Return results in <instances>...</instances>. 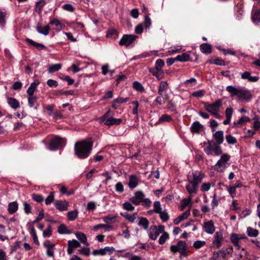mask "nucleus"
I'll use <instances>...</instances> for the list:
<instances>
[{
    "label": "nucleus",
    "mask_w": 260,
    "mask_h": 260,
    "mask_svg": "<svg viewBox=\"0 0 260 260\" xmlns=\"http://www.w3.org/2000/svg\"><path fill=\"white\" fill-rule=\"evenodd\" d=\"M93 143L90 140H84L77 142L74 145V152L80 159L89 156L92 149Z\"/></svg>",
    "instance_id": "obj_1"
},
{
    "label": "nucleus",
    "mask_w": 260,
    "mask_h": 260,
    "mask_svg": "<svg viewBox=\"0 0 260 260\" xmlns=\"http://www.w3.org/2000/svg\"><path fill=\"white\" fill-rule=\"evenodd\" d=\"M226 90L231 94V96H237L239 101L245 100L249 101L252 98V95L249 91L237 88L232 85L228 86Z\"/></svg>",
    "instance_id": "obj_2"
},
{
    "label": "nucleus",
    "mask_w": 260,
    "mask_h": 260,
    "mask_svg": "<svg viewBox=\"0 0 260 260\" xmlns=\"http://www.w3.org/2000/svg\"><path fill=\"white\" fill-rule=\"evenodd\" d=\"M204 150L207 155L212 156H219L222 152L220 145L215 143L213 140L204 143Z\"/></svg>",
    "instance_id": "obj_3"
},
{
    "label": "nucleus",
    "mask_w": 260,
    "mask_h": 260,
    "mask_svg": "<svg viewBox=\"0 0 260 260\" xmlns=\"http://www.w3.org/2000/svg\"><path fill=\"white\" fill-rule=\"evenodd\" d=\"M231 156L227 153L222 154L215 165L214 170L220 173L223 172L229 167Z\"/></svg>",
    "instance_id": "obj_4"
},
{
    "label": "nucleus",
    "mask_w": 260,
    "mask_h": 260,
    "mask_svg": "<svg viewBox=\"0 0 260 260\" xmlns=\"http://www.w3.org/2000/svg\"><path fill=\"white\" fill-rule=\"evenodd\" d=\"M204 108L216 118H219L220 115L218 113L219 108L222 105V101L220 99L216 100L214 103L209 104L207 102H203Z\"/></svg>",
    "instance_id": "obj_5"
},
{
    "label": "nucleus",
    "mask_w": 260,
    "mask_h": 260,
    "mask_svg": "<svg viewBox=\"0 0 260 260\" xmlns=\"http://www.w3.org/2000/svg\"><path fill=\"white\" fill-rule=\"evenodd\" d=\"M170 250L173 253L179 252L181 255H187V244L183 241H179L176 245H171Z\"/></svg>",
    "instance_id": "obj_6"
},
{
    "label": "nucleus",
    "mask_w": 260,
    "mask_h": 260,
    "mask_svg": "<svg viewBox=\"0 0 260 260\" xmlns=\"http://www.w3.org/2000/svg\"><path fill=\"white\" fill-rule=\"evenodd\" d=\"M204 177L205 174L202 171L198 170L192 171L189 173L187 176V180L199 184Z\"/></svg>",
    "instance_id": "obj_7"
},
{
    "label": "nucleus",
    "mask_w": 260,
    "mask_h": 260,
    "mask_svg": "<svg viewBox=\"0 0 260 260\" xmlns=\"http://www.w3.org/2000/svg\"><path fill=\"white\" fill-rule=\"evenodd\" d=\"M66 140L58 136H54L49 143V149L55 150L64 146Z\"/></svg>",
    "instance_id": "obj_8"
},
{
    "label": "nucleus",
    "mask_w": 260,
    "mask_h": 260,
    "mask_svg": "<svg viewBox=\"0 0 260 260\" xmlns=\"http://www.w3.org/2000/svg\"><path fill=\"white\" fill-rule=\"evenodd\" d=\"M230 241L238 250L241 249V240L248 241V239L244 234L232 233L230 235Z\"/></svg>",
    "instance_id": "obj_9"
},
{
    "label": "nucleus",
    "mask_w": 260,
    "mask_h": 260,
    "mask_svg": "<svg viewBox=\"0 0 260 260\" xmlns=\"http://www.w3.org/2000/svg\"><path fill=\"white\" fill-rule=\"evenodd\" d=\"M109 111L106 113L104 116L101 117L100 122H105V124L108 126L112 125H119L122 121L121 118H108Z\"/></svg>",
    "instance_id": "obj_10"
},
{
    "label": "nucleus",
    "mask_w": 260,
    "mask_h": 260,
    "mask_svg": "<svg viewBox=\"0 0 260 260\" xmlns=\"http://www.w3.org/2000/svg\"><path fill=\"white\" fill-rule=\"evenodd\" d=\"M164 229V226L162 225H159L158 227L155 225L151 226L148 232L149 238L153 240H156L158 235L163 233Z\"/></svg>",
    "instance_id": "obj_11"
},
{
    "label": "nucleus",
    "mask_w": 260,
    "mask_h": 260,
    "mask_svg": "<svg viewBox=\"0 0 260 260\" xmlns=\"http://www.w3.org/2000/svg\"><path fill=\"white\" fill-rule=\"evenodd\" d=\"M223 234L221 232H216L214 236L212 243V247L214 248H219L222 244Z\"/></svg>",
    "instance_id": "obj_12"
},
{
    "label": "nucleus",
    "mask_w": 260,
    "mask_h": 260,
    "mask_svg": "<svg viewBox=\"0 0 260 260\" xmlns=\"http://www.w3.org/2000/svg\"><path fill=\"white\" fill-rule=\"evenodd\" d=\"M137 36L132 35H125L120 39L119 43L121 46H129L136 40Z\"/></svg>",
    "instance_id": "obj_13"
},
{
    "label": "nucleus",
    "mask_w": 260,
    "mask_h": 260,
    "mask_svg": "<svg viewBox=\"0 0 260 260\" xmlns=\"http://www.w3.org/2000/svg\"><path fill=\"white\" fill-rule=\"evenodd\" d=\"M145 197V194L141 191H138L136 192L134 196L131 198L129 201L135 205H138L141 203H142V201H143V198Z\"/></svg>",
    "instance_id": "obj_14"
},
{
    "label": "nucleus",
    "mask_w": 260,
    "mask_h": 260,
    "mask_svg": "<svg viewBox=\"0 0 260 260\" xmlns=\"http://www.w3.org/2000/svg\"><path fill=\"white\" fill-rule=\"evenodd\" d=\"M188 182L186 185V189L190 195L193 196L197 193L199 188V184L187 180Z\"/></svg>",
    "instance_id": "obj_15"
},
{
    "label": "nucleus",
    "mask_w": 260,
    "mask_h": 260,
    "mask_svg": "<svg viewBox=\"0 0 260 260\" xmlns=\"http://www.w3.org/2000/svg\"><path fill=\"white\" fill-rule=\"evenodd\" d=\"M43 245L47 249L46 254L47 256L54 257V244L49 240H46L44 242Z\"/></svg>",
    "instance_id": "obj_16"
},
{
    "label": "nucleus",
    "mask_w": 260,
    "mask_h": 260,
    "mask_svg": "<svg viewBox=\"0 0 260 260\" xmlns=\"http://www.w3.org/2000/svg\"><path fill=\"white\" fill-rule=\"evenodd\" d=\"M204 231L209 234H212L215 231V227L212 220L205 221L203 224Z\"/></svg>",
    "instance_id": "obj_17"
},
{
    "label": "nucleus",
    "mask_w": 260,
    "mask_h": 260,
    "mask_svg": "<svg viewBox=\"0 0 260 260\" xmlns=\"http://www.w3.org/2000/svg\"><path fill=\"white\" fill-rule=\"evenodd\" d=\"M54 206L59 211H66L68 210L69 202L66 201L56 200L54 203Z\"/></svg>",
    "instance_id": "obj_18"
},
{
    "label": "nucleus",
    "mask_w": 260,
    "mask_h": 260,
    "mask_svg": "<svg viewBox=\"0 0 260 260\" xmlns=\"http://www.w3.org/2000/svg\"><path fill=\"white\" fill-rule=\"evenodd\" d=\"M50 29V27L48 25L42 27V24L40 23H38L36 26L37 31L39 33L44 36H47L49 34Z\"/></svg>",
    "instance_id": "obj_19"
},
{
    "label": "nucleus",
    "mask_w": 260,
    "mask_h": 260,
    "mask_svg": "<svg viewBox=\"0 0 260 260\" xmlns=\"http://www.w3.org/2000/svg\"><path fill=\"white\" fill-rule=\"evenodd\" d=\"M213 137L215 143L220 145L223 142V133L222 131H216Z\"/></svg>",
    "instance_id": "obj_20"
},
{
    "label": "nucleus",
    "mask_w": 260,
    "mask_h": 260,
    "mask_svg": "<svg viewBox=\"0 0 260 260\" xmlns=\"http://www.w3.org/2000/svg\"><path fill=\"white\" fill-rule=\"evenodd\" d=\"M190 214V210L188 209L186 210L185 212H184L181 215L179 216L177 218L174 219V223L176 225L178 224L182 221L186 219L189 216Z\"/></svg>",
    "instance_id": "obj_21"
},
{
    "label": "nucleus",
    "mask_w": 260,
    "mask_h": 260,
    "mask_svg": "<svg viewBox=\"0 0 260 260\" xmlns=\"http://www.w3.org/2000/svg\"><path fill=\"white\" fill-rule=\"evenodd\" d=\"M241 78L243 79H247L251 82H256L258 80L257 76H251L249 72L246 71L241 74Z\"/></svg>",
    "instance_id": "obj_22"
},
{
    "label": "nucleus",
    "mask_w": 260,
    "mask_h": 260,
    "mask_svg": "<svg viewBox=\"0 0 260 260\" xmlns=\"http://www.w3.org/2000/svg\"><path fill=\"white\" fill-rule=\"evenodd\" d=\"M138 184V179L136 175H131L129 177V182L128 185L130 188H135Z\"/></svg>",
    "instance_id": "obj_23"
},
{
    "label": "nucleus",
    "mask_w": 260,
    "mask_h": 260,
    "mask_svg": "<svg viewBox=\"0 0 260 260\" xmlns=\"http://www.w3.org/2000/svg\"><path fill=\"white\" fill-rule=\"evenodd\" d=\"M250 121L248 117L243 116L241 117L237 122H235L234 125L236 128H240V126L244 125L247 122Z\"/></svg>",
    "instance_id": "obj_24"
},
{
    "label": "nucleus",
    "mask_w": 260,
    "mask_h": 260,
    "mask_svg": "<svg viewBox=\"0 0 260 260\" xmlns=\"http://www.w3.org/2000/svg\"><path fill=\"white\" fill-rule=\"evenodd\" d=\"M120 215L131 222H134L138 217V214L136 212L132 214H129L128 213H120Z\"/></svg>",
    "instance_id": "obj_25"
},
{
    "label": "nucleus",
    "mask_w": 260,
    "mask_h": 260,
    "mask_svg": "<svg viewBox=\"0 0 260 260\" xmlns=\"http://www.w3.org/2000/svg\"><path fill=\"white\" fill-rule=\"evenodd\" d=\"M26 43H27L29 45H32L36 47L37 49L41 50L42 49H46V47L43 44L36 42L30 39L27 38L25 40Z\"/></svg>",
    "instance_id": "obj_26"
},
{
    "label": "nucleus",
    "mask_w": 260,
    "mask_h": 260,
    "mask_svg": "<svg viewBox=\"0 0 260 260\" xmlns=\"http://www.w3.org/2000/svg\"><path fill=\"white\" fill-rule=\"evenodd\" d=\"M201 51L204 54H209L212 52L211 45L208 43H203L200 46Z\"/></svg>",
    "instance_id": "obj_27"
},
{
    "label": "nucleus",
    "mask_w": 260,
    "mask_h": 260,
    "mask_svg": "<svg viewBox=\"0 0 260 260\" xmlns=\"http://www.w3.org/2000/svg\"><path fill=\"white\" fill-rule=\"evenodd\" d=\"M18 209V204L17 202H12L8 204V211L10 214H13L17 212Z\"/></svg>",
    "instance_id": "obj_28"
},
{
    "label": "nucleus",
    "mask_w": 260,
    "mask_h": 260,
    "mask_svg": "<svg viewBox=\"0 0 260 260\" xmlns=\"http://www.w3.org/2000/svg\"><path fill=\"white\" fill-rule=\"evenodd\" d=\"M227 250L222 249L221 250L214 252L213 254L212 258L213 260H219V257L223 258L226 255Z\"/></svg>",
    "instance_id": "obj_29"
},
{
    "label": "nucleus",
    "mask_w": 260,
    "mask_h": 260,
    "mask_svg": "<svg viewBox=\"0 0 260 260\" xmlns=\"http://www.w3.org/2000/svg\"><path fill=\"white\" fill-rule=\"evenodd\" d=\"M177 61L180 62H186L191 60L190 55L187 53H183L176 56Z\"/></svg>",
    "instance_id": "obj_30"
},
{
    "label": "nucleus",
    "mask_w": 260,
    "mask_h": 260,
    "mask_svg": "<svg viewBox=\"0 0 260 260\" xmlns=\"http://www.w3.org/2000/svg\"><path fill=\"white\" fill-rule=\"evenodd\" d=\"M37 98L36 96H28V103L30 107H35L36 110L37 109L39 104L37 103Z\"/></svg>",
    "instance_id": "obj_31"
},
{
    "label": "nucleus",
    "mask_w": 260,
    "mask_h": 260,
    "mask_svg": "<svg viewBox=\"0 0 260 260\" xmlns=\"http://www.w3.org/2000/svg\"><path fill=\"white\" fill-rule=\"evenodd\" d=\"M8 103L14 109H16L20 107L19 102L14 98H9L8 99Z\"/></svg>",
    "instance_id": "obj_32"
},
{
    "label": "nucleus",
    "mask_w": 260,
    "mask_h": 260,
    "mask_svg": "<svg viewBox=\"0 0 260 260\" xmlns=\"http://www.w3.org/2000/svg\"><path fill=\"white\" fill-rule=\"evenodd\" d=\"M39 81H38L37 82H34L31 83L30 86L28 88L27 91H26L28 96H33L34 95V93L37 88V86L39 85Z\"/></svg>",
    "instance_id": "obj_33"
},
{
    "label": "nucleus",
    "mask_w": 260,
    "mask_h": 260,
    "mask_svg": "<svg viewBox=\"0 0 260 260\" xmlns=\"http://www.w3.org/2000/svg\"><path fill=\"white\" fill-rule=\"evenodd\" d=\"M75 235L76 238L81 242L85 244L86 246L89 245L87 241V238L84 234L78 232L76 233Z\"/></svg>",
    "instance_id": "obj_34"
},
{
    "label": "nucleus",
    "mask_w": 260,
    "mask_h": 260,
    "mask_svg": "<svg viewBox=\"0 0 260 260\" xmlns=\"http://www.w3.org/2000/svg\"><path fill=\"white\" fill-rule=\"evenodd\" d=\"M192 198L189 197L187 199H184L181 200V205L180 207V210L181 211L183 210L187 206H191L192 205Z\"/></svg>",
    "instance_id": "obj_35"
},
{
    "label": "nucleus",
    "mask_w": 260,
    "mask_h": 260,
    "mask_svg": "<svg viewBox=\"0 0 260 260\" xmlns=\"http://www.w3.org/2000/svg\"><path fill=\"white\" fill-rule=\"evenodd\" d=\"M168 88V84L166 81H161L159 84L158 93L159 95H162V92Z\"/></svg>",
    "instance_id": "obj_36"
},
{
    "label": "nucleus",
    "mask_w": 260,
    "mask_h": 260,
    "mask_svg": "<svg viewBox=\"0 0 260 260\" xmlns=\"http://www.w3.org/2000/svg\"><path fill=\"white\" fill-rule=\"evenodd\" d=\"M62 65L61 63L53 64L49 66L48 71L50 74H52L54 72H57L61 69Z\"/></svg>",
    "instance_id": "obj_37"
},
{
    "label": "nucleus",
    "mask_w": 260,
    "mask_h": 260,
    "mask_svg": "<svg viewBox=\"0 0 260 260\" xmlns=\"http://www.w3.org/2000/svg\"><path fill=\"white\" fill-rule=\"evenodd\" d=\"M153 76H155L156 78L158 80H160L164 78V73L162 70L155 69V71L152 70H150Z\"/></svg>",
    "instance_id": "obj_38"
},
{
    "label": "nucleus",
    "mask_w": 260,
    "mask_h": 260,
    "mask_svg": "<svg viewBox=\"0 0 260 260\" xmlns=\"http://www.w3.org/2000/svg\"><path fill=\"white\" fill-rule=\"evenodd\" d=\"M78 211L77 210H74L67 213V217L69 220L73 221L78 217Z\"/></svg>",
    "instance_id": "obj_39"
},
{
    "label": "nucleus",
    "mask_w": 260,
    "mask_h": 260,
    "mask_svg": "<svg viewBox=\"0 0 260 260\" xmlns=\"http://www.w3.org/2000/svg\"><path fill=\"white\" fill-rule=\"evenodd\" d=\"M149 222L148 220L144 217H141L140 218V220L138 222L139 226H142L145 230H147L149 226Z\"/></svg>",
    "instance_id": "obj_40"
},
{
    "label": "nucleus",
    "mask_w": 260,
    "mask_h": 260,
    "mask_svg": "<svg viewBox=\"0 0 260 260\" xmlns=\"http://www.w3.org/2000/svg\"><path fill=\"white\" fill-rule=\"evenodd\" d=\"M247 233L248 236L251 237H255L258 235V230L250 227L247 228Z\"/></svg>",
    "instance_id": "obj_41"
},
{
    "label": "nucleus",
    "mask_w": 260,
    "mask_h": 260,
    "mask_svg": "<svg viewBox=\"0 0 260 260\" xmlns=\"http://www.w3.org/2000/svg\"><path fill=\"white\" fill-rule=\"evenodd\" d=\"M45 5V1L44 0H41L36 3V12L40 14L41 13L43 6Z\"/></svg>",
    "instance_id": "obj_42"
},
{
    "label": "nucleus",
    "mask_w": 260,
    "mask_h": 260,
    "mask_svg": "<svg viewBox=\"0 0 260 260\" xmlns=\"http://www.w3.org/2000/svg\"><path fill=\"white\" fill-rule=\"evenodd\" d=\"M103 228H106V231H109L113 228L112 226H111L110 225L99 224L98 225H94L93 227V230L94 231H96L99 230L100 229Z\"/></svg>",
    "instance_id": "obj_43"
},
{
    "label": "nucleus",
    "mask_w": 260,
    "mask_h": 260,
    "mask_svg": "<svg viewBox=\"0 0 260 260\" xmlns=\"http://www.w3.org/2000/svg\"><path fill=\"white\" fill-rule=\"evenodd\" d=\"M6 15L7 14L6 12H2L0 11V26L2 27H4L6 24Z\"/></svg>",
    "instance_id": "obj_44"
},
{
    "label": "nucleus",
    "mask_w": 260,
    "mask_h": 260,
    "mask_svg": "<svg viewBox=\"0 0 260 260\" xmlns=\"http://www.w3.org/2000/svg\"><path fill=\"white\" fill-rule=\"evenodd\" d=\"M133 88L137 91L143 92L144 91V88L142 85L138 81H135L133 84Z\"/></svg>",
    "instance_id": "obj_45"
},
{
    "label": "nucleus",
    "mask_w": 260,
    "mask_h": 260,
    "mask_svg": "<svg viewBox=\"0 0 260 260\" xmlns=\"http://www.w3.org/2000/svg\"><path fill=\"white\" fill-rule=\"evenodd\" d=\"M123 208L127 211H133L135 210V207L128 202H126L122 204Z\"/></svg>",
    "instance_id": "obj_46"
},
{
    "label": "nucleus",
    "mask_w": 260,
    "mask_h": 260,
    "mask_svg": "<svg viewBox=\"0 0 260 260\" xmlns=\"http://www.w3.org/2000/svg\"><path fill=\"white\" fill-rule=\"evenodd\" d=\"M168 238L169 234L164 231L163 233H162V235L159 238L158 242L161 245L164 244Z\"/></svg>",
    "instance_id": "obj_47"
},
{
    "label": "nucleus",
    "mask_w": 260,
    "mask_h": 260,
    "mask_svg": "<svg viewBox=\"0 0 260 260\" xmlns=\"http://www.w3.org/2000/svg\"><path fill=\"white\" fill-rule=\"evenodd\" d=\"M50 24L53 25H55L56 27V29L58 30H61L62 27L64 26L57 19L51 20L50 22Z\"/></svg>",
    "instance_id": "obj_48"
},
{
    "label": "nucleus",
    "mask_w": 260,
    "mask_h": 260,
    "mask_svg": "<svg viewBox=\"0 0 260 260\" xmlns=\"http://www.w3.org/2000/svg\"><path fill=\"white\" fill-rule=\"evenodd\" d=\"M54 192H50L49 195L45 200L46 205H49L54 201Z\"/></svg>",
    "instance_id": "obj_49"
},
{
    "label": "nucleus",
    "mask_w": 260,
    "mask_h": 260,
    "mask_svg": "<svg viewBox=\"0 0 260 260\" xmlns=\"http://www.w3.org/2000/svg\"><path fill=\"white\" fill-rule=\"evenodd\" d=\"M206 244L205 241L198 240L195 241L193 244V247L196 249H199Z\"/></svg>",
    "instance_id": "obj_50"
},
{
    "label": "nucleus",
    "mask_w": 260,
    "mask_h": 260,
    "mask_svg": "<svg viewBox=\"0 0 260 260\" xmlns=\"http://www.w3.org/2000/svg\"><path fill=\"white\" fill-rule=\"evenodd\" d=\"M171 120H172V118H171V116H170L168 114H163L159 118L158 121L159 122H170Z\"/></svg>",
    "instance_id": "obj_51"
},
{
    "label": "nucleus",
    "mask_w": 260,
    "mask_h": 260,
    "mask_svg": "<svg viewBox=\"0 0 260 260\" xmlns=\"http://www.w3.org/2000/svg\"><path fill=\"white\" fill-rule=\"evenodd\" d=\"M92 254L94 256L101 255L103 256L106 254V252L105 251L104 248L100 249L94 250L92 252Z\"/></svg>",
    "instance_id": "obj_52"
},
{
    "label": "nucleus",
    "mask_w": 260,
    "mask_h": 260,
    "mask_svg": "<svg viewBox=\"0 0 260 260\" xmlns=\"http://www.w3.org/2000/svg\"><path fill=\"white\" fill-rule=\"evenodd\" d=\"M203 128L199 122L196 121L193 122L190 127V130H201Z\"/></svg>",
    "instance_id": "obj_53"
},
{
    "label": "nucleus",
    "mask_w": 260,
    "mask_h": 260,
    "mask_svg": "<svg viewBox=\"0 0 260 260\" xmlns=\"http://www.w3.org/2000/svg\"><path fill=\"white\" fill-rule=\"evenodd\" d=\"M157 213L159 214L160 217L163 221L165 222L169 220V216L167 212L161 210Z\"/></svg>",
    "instance_id": "obj_54"
},
{
    "label": "nucleus",
    "mask_w": 260,
    "mask_h": 260,
    "mask_svg": "<svg viewBox=\"0 0 260 260\" xmlns=\"http://www.w3.org/2000/svg\"><path fill=\"white\" fill-rule=\"evenodd\" d=\"M205 94V91L203 89L199 90L193 92L192 95L194 97L200 98L203 96Z\"/></svg>",
    "instance_id": "obj_55"
},
{
    "label": "nucleus",
    "mask_w": 260,
    "mask_h": 260,
    "mask_svg": "<svg viewBox=\"0 0 260 260\" xmlns=\"http://www.w3.org/2000/svg\"><path fill=\"white\" fill-rule=\"evenodd\" d=\"M58 232L61 234H66L70 233L69 232H68V230L67 227L63 224H61L58 226Z\"/></svg>",
    "instance_id": "obj_56"
},
{
    "label": "nucleus",
    "mask_w": 260,
    "mask_h": 260,
    "mask_svg": "<svg viewBox=\"0 0 260 260\" xmlns=\"http://www.w3.org/2000/svg\"><path fill=\"white\" fill-rule=\"evenodd\" d=\"M211 63L215 64L216 65L218 66H224L226 65L225 61L224 60L220 59V58H216L215 59H214L210 62Z\"/></svg>",
    "instance_id": "obj_57"
},
{
    "label": "nucleus",
    "mask_w": 260,
    "mask_h": 260,
    "mask_svg": "<svg viewBox=\"0 0 260 260\" xmlns=\"http://www.w3.org/2000/svg\"><path fill=\"white\" fill-rule=\"evenodd\" d=\"M68 246L75 249L79 247L80 243L76 240H70L68 241Z\"/></svg>",
    "instance_id": "obj_58"
},
{
    "label": "nucleus",
    "mask_w": 260,
    "mask_h": 260,
    "mask_svg": "<svg viewBox=\"0 0 260 260\" xmlns=\"http://www.w3.org/2000/svg\"><path fill=\"white\" fill-rule=\"evenodd\" d=\"M254 121L253 122V128L255 129L260 128V120L259 118L257 116H255L253 118Z\"/></svg>",
    "instance_id": "obj_59"
},
{
    "label": "nucleus",
    "mask_w": 260,
    "mask_h": 260,
    "mask_svg": "<svg viewBox=\"0 0 260 260\" xmlns=\"http://www.w3.org/2000/svg\"><path fill=\"white\" fill-rule=\"evenodd\" d=\"M154 210L153 211L156 213L162 210L161 208L160 203L159 201H155L153 204Z\"/></svg>",
    "instance_id": "obj_60"
},
{
    "label": "nucleus",
    "mask_w": 260,
    "mask_h": 260,
    "mask_svg": "<svg viewBox=\"0 0 260 260\" xmlns=\"http://www.w3.org/2000/svg\"><path fill=\"white\" fill-rule=\"evenodd\" d=\"M164 65L165 62L164 60L161 59H158L155 62V69L161 70Z\"/></svg>",
    "instance_id": "obj_61"
},
{
    "label": "nucleus",
    "mask_w": 260,
    "mask_h": 260,
    "mask_svg": "<svg viewBox=\"0 0 260 260\" xmlns=\"http://www.w3.org/2000/svg\"><path fill=\"white\" fill-rule=\"evenodd\" d=\"M62 8L63 10L71 12H73L75 10V8L72 5L70 4H67L62 5Z\"/></svg>",
    "instance_id": "obj_62"
},
{
    "label": "nucleus",
    "mask_w": 260,
    "mask_h": 260,
    "mask_svg": "<svg viewBox=\"0 0 260 260\" xmlns=\"http://www.w3.org/2000/svg\"><path fill=\"white\" fill-rule=\"evenodd\" d=\"M115 190L118 193H122L124 190V186L120 182L117 183L115 185Z\"/></svg>",
    "instance_id": "obj_63"
},
{
    "label": "nucleus",
    "mask_w": 260,
    "mask_h": 260,
    "mask_svg": "<svg viewBox=\"0 0 260 260\" xmlns=\"http://www.w3.org/2000/svg\"><path fill=\"white\" fill-rule=\"evenodd\" d=\"M225 139L229 144H235L237 142L236 139L231 135H227Z\"/></svg>",
    "instance_id": "obj_64"
}]
</instances>
